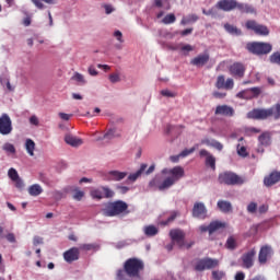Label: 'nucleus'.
Listing matches in <instances>:
<instances>
[{
	"label": "nucleus",
	"instance_id": "nucleus-16",
	"mask_svg": "<svg viewBox=\"0 0 280 280\" xmlns=\"http://www.w3.org/2000/svg\"><path fill=\"white\" fill-rule=\"evenodd\" d=\"M272 247L269 245H265L260 248L258 254V261L259 264H267L268 259L272 257Z\"/></svg>",
	"mask_w": 280,
	"mask_h": 280
},
{
	"label": "nucleus",
	"instance_id": "nucleus-38",
	"mask_svg": "<svg viewBox=\"0 0 280 280\" xmlns=\"http://www.w3.org/2000/svg\"><path fill=\"white\" fill-rule=\"evenodd\" d=\"M269 62H271V65L280 66V52L276 51V52L271 54V56L269 57Z\"/></svg>",
	"mask_w": 280,
	"mask_h": 280
},
{
	"label": "nucleus",
	"instance_id": "nucleus-7",
	"mask_svg": "<svg viewBox=\"0 0 280 280\" xmlns=\"http://www.w3.org/2000/svg\"><path fill=\"white\" fill-rule=\"evenodd\" d=\"M246 30H250L257 36H268L270 34V30L268 26L257 23L255 20H247L245 22Z\"/></svg>",
	"mask_w": 280,
	"mask_h": 280
},
{
	"label": "nucleus",
	"instance_id": "nucleus-14",
	"mask_svg": "<svg viewBox=\"0 0 280 280\" xmlns=\"http://www.w3.org/2000/svg\"><path fill=\"white\" fill-rule=\"evenodd\" d=\"M63 259L67 264H73L80 259V248L72 247L63 253Z\"/></svg>",
	"mask_w": 280,
	"mask_h": 280
},
{
	"label": "nucleus",
	"instance_id": "nucleus-35",
	"mask_svg": "<svg viewBox=\"0 0 280 280\" xmlns=\"http://www.w3.org/2000/svg\"><path fill=\"white\" fill-rule=\"evenodd\" d=\"M101 189H103V198H115V191L108 186H101Z\"/></svg>",
	"mask_w": 280,
	"mask_h": 280
},
{
	"label": "nucleus",
	"instance_id": "nucleus-25",
	"mask_svg": "<svg viewBox=\"0 0 280 280\" xmlns=\"http://www.w3.org/2000/svg\"><path fill=\"white\" fill-rule=\"evenodd\" d=\"M210 235H213V233H215V231H220V229H225L226 228V223L221 222V221H212L210 224Z\"/></svg>",
	"mask_w": 280,
	"mask_h": 280
},
{
	"label": "nucleus",
	"instance_id": "nucleus-22",
	"mask_svg": "<svg viewBox=\"0 0 280 280\" xmlns=\"http://www.w3.org/2000/svg\"><path fill=\"white\" fill-rule=\"evenodd\" d=\"M65 141L68 145H71L72 148H80L84 141L73 135H66Z\"/></svg>",
	"mask_w": 280,
	"mask_h": 280
},
{
	"label": "nucleus",
	"instance_id": "nucleus-12",
	"mask_svg": "<svg viewBox=\"0 0 280 280\" xmlns=\"http://www.w3.org/2000/svg\"><path fill=\"white\" fill-rule=\"evenodd\" d=\"M230 73L233 75V78L242 79L246 73V66H244L242 62H234L232 66H230Z\"/></svg>",
	"mask_w": 280,
	"mask_h": 280
},
{
	"label": "nucleus",
	"instance_id": "nucleus-55",
	"mask_svg": "<svg viewBox=\"0 0 280 280\" xmlns=\"http://www.w3.org/2000/svg\"><path fill=\"white\" fill-rule=\"evenodd\" d=\"M237 154L238 156H248V152H246V147H237Z\"/></svg>",
	"mask_w": 280,
	"mask_h": 280
},
{
	"label": "nucleus",
	"instance_id": "nucleus-28",
	"mask_svg": "<svg viewBox=\"0 0 280 280\" xmlns=\"http://www.w3.org/2000/svg\"><path fill=\"white\" fill-rule=\"evenodd\" d=\"M32 3L35 4V7L37 8V10H45V4L47 3L48 5H54V3H56V0H31ZM44 1V3H43Z\"/></svg>",
	"mask_w": 280,
	"mask_h": 280
},
{
	"label": "nucleus",
	"instance_id": "nucleus-51",
	"mask_svg": "<svg viewBox=\"0 0 280 280\" xmlns=\"http://www.w3.org/2000/svg\"><path fill=\"white\" fill-rule=\"evenodd\" d=\"M194 152H196V148L192 147L190 149H185L184 151L180 152L179 156H189V154H194Z\"/></svg>",
	"mask_w": 280,
	"mask_h": 280
},
{
	"label": "nucleus",
	"instance_id": "nucleus-39",
	"mask_svg": "<svg viewBox=\"0 0 280 280\" xmlns=\"http://www.w3.org/2000/svg\"><path fill=\"white\" fill-rule=\"evenodd\" d=\"M116 280H130L128 279V273L126 272V269L117 270Z\"/></svg>",
	"mask_w": 280,
	"mask_h": 280
},
{
	"label": "nucleus",
	"instance_id": "nucleus-27",
	"mask_svg": "<svg viewBox=\"0 0 280 280\" xmlns=\"http://www.w3.org/2000/svg\"><path fill=\"white\" fill-rule=\"evenodd\" d=\"M145 170H148V164H141L140 168L136 173H132L128 176V180L135 183V180H137V178H139V176L145 172Z\"/></svg>",
	"mask_w": 280,
	"mask_h": 280
},
{
	"label": "nucleus",
	"instance_id": "nucleus-56",
	"mask_svg": "<svg viewBox=\"0 0 280 280\" xmlns=\"http://www.w3.org/2000/svg\"><path fill=\"white\" fill-rule=\"evenodd\" d=\"M161 95H163V97H176V93L170 90H162Z\"/></svg>",
	"mask_w": 280,
	"mask_h": 280
},
{
	"label": "nucleus",
	"instance_id": "nucleus-6",
	"mask_svg": "<svg viewBox=\"0 0 280 280\" xmlns=\"http://www.w3.org/2000/svg\"><path fill=\"white\" fill-rule=\"evenodd\" d=\"M220 185H244V178L233 172H224L219 174L218 178Z\"/></svg>",
	"mask_w": 280,
	"mask_h": 280
},
{
	"label": "nucleus",
	"instance_id": "nucleus-13",
	"mask_svg": "<svg viewBox=\"0 0 280 280\" xmlns=\"http://www.w3.org/2000/svg\"><path fill=\"white\" fill-rule=\"evenodd\" d=\"M256 255H257V250H255V248L243 254V256H242L243 268H253V266L255 265V256Z\"/></svg>",
	"mask_w": 280,
	"mask_h": 280
},
{
	"label": "nucleus",
	"instance_id": "nucleus-33",
	"mask_svg": "<svg viewBox=\"0 0 280 280\" xmlns=\"http://www.w3.org/2000/svg\"><path fill=\"white\" fill-rule=\"evenodd\" d=\"M91 197L94 200H102V199H104V190L102 189V186L100 188L93 189L91 191Z\"/></svg>",
	"mask_w": 280,
	"mask_h": 280
},
{
	"label": "nucleus",
	"instance_id": "nucleus-37",
	"mask_svg": "<svg viewBox=\"0 0 280 280\" xmlns=\"http://www.w3.org/2000/svg\"><path fill=\"white\" fill-rule=\"evenodd\" d=\"M247 91H249L250 100L259 97V95H261V88H252L247 89Z\"/></svg>",
	"mask_w": 280,
	"mask_h": 280
},
{
	"label": "nucleus",
	"instance_id": "nucleus-49",
	"mask_svg": "<svg viewBox=\"0 0 280 280\" xmlns=\"http://www.w3.org/2000/svg\"><path fill=\"white\" fill-rule=\"evenodd\" d=\"M72 80H75L77 82H80L81 84H86V80H84V75L80 74L79 72H75L72 77Z\"/></svg>",
	"mask_w": 280,
	"mask_h": 280
},
{
	"label": "nucleus",
	"instance_id": "nucleus-64",
	"mask_svg": "<svg viewBox=\"0 0 280 280\" xmlns=\"http://www.w3.org/2000/svg\"><path fill=\"white\" fill-rule=\"evenodd\" d=\"M30 124H32L33 126H38V124H39L38 117H36V116H31V118H30Z\"/></svg>",
	"mask_w": 280,
	"mask_h": 280
},
{
	"label": "nucleus",
	"instance_id": "nucleus-41",
	"mask_svg": "<svg viewBox=\"0 0 280 280\" xmlns=\"http://www.w3.org/2000/svg\"><path fill=\"white\" fill-rule=\"evenodd\" d=\"M2 150H4V152H9L10 154H16V148H14V144L12 143H4Z\"/></svg>",
	"mask_w": 280,
	"mask_h": 280
},
{
	"label": "nucleus",
	"instance_id": "nucleus-43",
	"mask_svg": "<svg viewBox=\"0 0 280 280\" xmlns=\"http://www.w3.org/2000/svg\"><path fill=\"white\" fill-rule=\"evenodd\" d=\"M223 277H226V273L221 270H213L212 271V279L213 280H222Z\"/></svg>",
	"mask_w": 280,
	"mask_h": 280
},
{
	"label": "nucleus",
	"instance_id": "nucleus-31",
	"mask_svg": "<svg viewBox=\"0 0 280 280\" xmlns=\"http://www.w3.org/2000/svg\"><path fill=\"white\" fill-rule=\"evenodd\" d=\"M25 148L27 154H30V156H34V150H36V142H34V140L32 139H26Z\"/></svg>",
	"mask_w": 280,
	"mask_h": 280
},
{
	"label": "nucleus",
	"instance_id": "nucleus-45",
	"mask_svg": "<svg viewBox=\"0 0 280 280\" xmlns=\"http://www.w3.org/2000/svg\"><path fill=\"white\" fill-rule=\"evenodd\" d=\"M80 250H95L97 248V245L95 244H81Z\"/></svg>",
	"mask_w": 280,
	"mask_h": 280
},
{
	"label": "nucleus",
	"instance_id": "nucleus-5",
	"mask_svg": "<svg viewBox=\"0 0 280 280\" xmlns=\"http://www.w3.org/2000/svg\"><path fill=\"white\" fill-rule=\"evenodd\" d=\"M220 266V260L215 258H199L196 260L194 270L196 272H205V270H213V268H218Z\"/></svg>",
	"mask_w": 280,
	"mask_h": 280
},
{
	"label": "nucleus",
	"instance_id": "nucleus-59",
	"mask_svg": "<svg viewBox=\"0 0 280 280\" xmlns=\"http://www.w3.org/2000/svg\"><path fill=\"white\" fill-rule=\"evenodd\" d=\"M116 189L120 192V194H128V191H130V188L128 186H121V185H117Z\"/></svg>",
	"mask_w": 280,
	"mask_h": 280
},
{
	"label": "nucleus",
	"instance_id": "nucleus-24",
	"mask_svg": "<svg viewBox=\"0 0 280 280\" xmlns=\"http://www.w3.org/2000/svg\"><path fill=\"white\" fill-rule=\"evenodd\" d=\"M217 206L222 213H231L233 211V205L230 201L219 200Z\"/></svg>",
	"mask_w": 280,
	"mask_h": 280
},
{
	"label": "nucleus",
	"instance_id": "nucleus-9",
	"mask_svg": "<svg viewBox=\"0 0 280 280\" xmlns=\"http://www.w3.org/2000/svg\"><path fill=\"white\" fill-rule=\"evenodd\" d=\"M170 237L179 248L185 246V231L180 229H173L170 231Z\"/></svg>",
	"mask_w": 280,
	"mask_h": 280
},
{
	"label": "nucleus",
	"instance_id": "nucleus-54",
	"mask_svg": "<svg viewBox=\"0 0 280 280\" xmlns=\"http://www.w3.org/2000/svg\"><path fill=\"white\" fill-rule=\"evenodd\" d=\"M246 135H259L261 132V129L255 128V127H249L245 130Z\"/></svg>",
	"mask_w": 280,
	"mask_h": 280
},
{
	"label": "nucleus",
	"instance_id": "nucleus-15",
	"mask_svg": "<svg viewBox=\"0 0 280 280\" xmlns=\"http://www.w3.org/2000/svg\"><path fill=\"white\" fill-rule=\"evenodd\" d=\"M192 218L205 220L207 218V207L202 202H196L192 207Z\"/></svg>",
	"mask_w": 280,
	"mask_h": 280
},
{
	"label": "nucleus",
	"instance_id": "nucleus-61",
	"mask_svg": "<svg viewBox=\"0 0 280 280\" xmlns=\"http://www.w3.org/2000/svg\"><path fill=\"white\" fill-rule=\"evenodd\" d=\"M114 36H115V38H117L118 43H124V34H121L120 31H115Z\"/></svg>",
	"mask_w": 280,
	"mask_h": 280
},
{
	"label": "nucleus",
	"instance_id": "nucleus-62",
	"mask_svg": "<svg viewBox=\"0 0 280 280\" xmlns=\"http://www.w3.org/2000/svg\"><path fill=\"white\" fill-rule=\"evenodd\" d=\"M5 240L11 244H14V242H16V236H14V233H9L5 235Z\"/></svg>",
	"mask_w": 280,
	"mask_h": 280
},
{
	"label": "nucleus",
	"instance_id": "nucleus-21",
	"mask_svg": "<svg viewBox=\"0 0 280 280\" xmlns=\"http://www.w3.org/2000/svg\"><path fill=\"white\" fill-rule=\"evenodd\" d=\"M236 10H240L242 14H255L257 12L253 5L238 1H236Z\"/></svg>",
	"mask_w": 280,
	"mask_h": 280
},
{
	"label": "nucleus",
	"instance_id": "nucleus-23",
	"mask_svg": "<svg viewBox=\"0 0 280 280\" xmlns=\"http://www.w3.org/2000/svg\"><path fill=\"white\" fill-rule=\"evenodd\" d=\"M258 141L264 148H268L272 143V135L270 131H265L258 137Z\"/></svg>",
	"mask_w": 280,
	"mask_h": 280
},
{
	"label": "nucleus",
	"instance_id": "nucleus-10",
	"mask_svg": "<svg viewBox=\"0 0 280 280\" xmlns=\"http://www.w3.org/2000/svg\"><path fill=\"white\" fill-rule=\"evenodd\" d=\"M237 0H219L214 8L221 10V12H233L236 10Z\"/></svg>",
	"mask_w": 280,
	"mask_h": 280
},
{
	"label": "nucleus",
	"instance_id": "nucleus-60",
	"mask_svg": "<svg viewBox=\"0 0 280 280\" xmlns=\"http://www.w3.org/2000/svg\"><path fill=\"white\" fill-rule=\"evenodd\" d=\"M82 198H84V191L82 190H75L74 195H73V199L74 200H82Z\"/></svg>",
	"mask_w": 280,
	"mask_h": 280
},
{
	"label": "nucleus",
	"instance_id": "nucleus-40",
	"mask_svg": "<svg viewBox=\"0 0 280 280\" xmlns=\"http://www.w3.org/2000/svg\"><path fill=\"white\" fill-rule=\"evenodd\" d=\"M226 248H229L230 250H235L237 243L235 242V238H233V236H230L226 241L225 244Z\"/></svg>",
	"mask_w": 280,
	"mask_h": 280
},
{
	"label": "nucleus",
	"instance_id": "nucleus-3",
	"mask_svg": "<svg viewBox=\"0 0 280 280\" xmlns=\"http://www.w3.org/2000/svg\"><path fill=\"white\" fill-rule=\"evenodd\" d=\"M124 270L131 279H140L141 272L145 270V264L137 257L128 258L124 264Z\"/></svg>",
	"mask_w": 280,
	"mask_h": 280
},
{
	"label": "nucleus",
	"instance_id": "nucleus-11",
	"mask_svg": "<svg viewBox=\"0 0 280 280\" xmlns=\"http://www.w3.org/2000/svg\"><path fill=\"white\" fill-rule=\"evenodd\" d=\"M12 132V119L8 114L0 116V135H10Z\"/></svg>",
	"mask_w": 280,
	"mask_h": 280
},
{
	"label": "nucleus",
	"instance_id": "nucleus-57",
	"mask_svg": "<svg viewBox=\"0 0 280 280\" xmlns=\"http://www.w3.org/2000/svg\"><path fill=\"white\" fill-rule=\"evenodd\" d=\"M247 211H248V213H256V211H257V203L256 202H250L247 206Z\"/></svg>",
	"mask_w": 280,
	"mask_h": 280
},
{
	"label": "nucleus",
	"instance_id": "nucleus-52",
	"mask_svg": "<svg viewBox=\"0 0 280 280\" xmlns=\"http://www.w3.org/2000/svg\"><path fill=\"white\" fill-rule=\"evenodd\" d=\"M233 86H235L233 79H228L225 81V84L223 85V89H225L226 91H231V89H233Z\"/></svg>",
	"mask_w": 280,
	"mask_h": 280
},
{
	"label": "nucleus",
	"instance_id": "nucleus-8",
	"mask_svg": "<svg viewBox=\"0 0 280 280\" xmlns=\"http://www.w3.org/2000/svg\"><path fill=\"white\" fill-rule=\"evenodd\" d=\"M272 115H275L273 108H254L253 110L247 113V119L264 120L268 119V117H272Z\"/></svg>",
	"mask_w": 280,
	"mask_h": 280
},
{
	"label": "nucleus",
	"instance_id": "nucleus-46",
	"mask_svg": "<svg viewBox=\"0 0 280 280\" xmlns=\"http://www.w3.org/2000/svg\"><path fill=\"white\" fill-rule=\"evenodd\" d=\"M273 109V114L272 117L275 119H280V103L276 104L273 107H271Z\"/></svg>",
	"mask_w": 280,
	"mask_h": 280
},
{
	"label": "nucleus",
	"instance_id": "nucleus-26",
	"mask_svg": "<svg viewBox=\"0 0 280 280\" xmlns=\"http://www.w3.org/2000/svg\"><path fill=\"white\" fill-rule=\"evenodd\" d=\"M143 233L147 237H154V235H159V228L154 225H147L143 228Z\"/></svg>",
	"mask_w": 280,
	"mask_h": 280
},
{
	"label": "nucleus",
	"instance_id": "nucleus-18",
	"mask_svg": "<svg viewBox=\"0 0 280 280\" xmlns=\"http://www.w3.org/2000/svg\"><path fill=\"white\" fill-rule=\"evenodd\" d=\"M215 115H222L223 117H233L235 109L229 105H219L214 110Z\"/></svg>",
	"mask_w": 280,
	"mask_h": 280
},
{
	"label": "nucleus",
	"instance_id": "nucleus-48",
	"mask_svg": "<svg viewBox=\"0 0 280 280\" xmlns=\"http://www.w3.org/2000/svg\"><path fill=\"white\" fill-rule=\"evenodd\" d=\"M8 176H9V178H11V180H18L19 172H16L14 168H10L8 172Z\"/></svg>",
	"mask_w": 280,
	"mask_h": 280
},
{
	"label": "nucleus",
	"instance_id": "nucleus-32",
	"mask_svg": "<svg viewBox=\"0 0 280 280\" xmlns=\"http://www.w3.org/2000/svg\"><path fill=\"white\" fill-rule=\"evenodd\" d=\"M224 30L229 32V34H233L235 36H240L242 34V30L232 24H224Z\"/></svg>",
	"mask_w": 280,
	"mask_h": 280
},
{
	"label": "nucleus",
	"instance_id": "nucleus-2",
	"mask_svg": "<svg viewBox=\"0 0 280 280\" xmlns=\"http://www.w3.org/2000/svg\"><path fill=\"white\" fill-rule=\"evenodd\" d=\"M102 213L105 218H117L118 215H128L130 210H128L126 201L116 200L105 203Z\"/></svg>",
	"mask_w": 280,
	"mask_h": 280
},
{
	"label": "nucleus",
	"instance_id": "nucleus-53",
	"mask_svg": "<svg viewBox=\"0 0 280 280\" xmlns=\"http://www.w3.org/2000/svg\"><path fill=\"white\" fill-rule=\"evenodd\" d=\"M109 82L116 84V82H121V78L117 73L109 74Z\"/></svg>",
	"mask_w": 280,
	"mask_h": 280
},
{
	"label": "nucleus",
	"instance_id": "nucleus-34",
	"mask_svg": "<svg viewBox=\"0 0 280 280\" xmlns=\"http://www.w3.org/2000/svg\"><path fill=\"white\" fill-rule=\"evenodd\" d=\"M162 23L164 25H172V23H176V15L174 13H168L166 14L163 20Z\"/></svg>",
	"mask_w": 280,
	"mask_h": 280
},
{
	"label": "nucleus",
	"instance_id": "nucleus-58",
	"mask_svg": "<svg viewBox=\"0 0 280 280\" xmlns=\"http://www.w3.org/2000/svg\"><path fill=\"white\" fill-rule=\"evenodd\" d=\"M13 183H15L16 189H23V187H25V184L21 177H18V179L13 180Z\"/></svg>",
	"mask_w": 280,
	"mask_h": 280
},
{
	"label": "nucleus",
	"instance_id": "nucleus-36",
	"mask_svg": "<svg viewBox=\"0 0 280 280\" xmlns=\"http://www.w3.org/2000/svg\"><path fill=\"white\" fill-rule=\"evenodd\" d=\"M117 137H121L120 133H117L116 129H109L104 136L103 139H115Z\"/></svg>",
	"mask_w": 280,
	"mask_h": 280
},
{
	"label": "nucleus",
	"instance_id": "nucleus-4",
	"mask_svg": "<svg viewBox=\"0 0 280 280\" xmlns=\"http://www.w3.org/2000/svg\"><path fill=\"white\" fill-rule=\"evenodd\" d=\"M247 51L254 56H268L272 51V44L265 42H252L246 45Z\"/></svg>",
	"mask_w": 280,
	"mask_h": 280
},
{
	"label": "nucleus",
	"instance_id": "nucleus-42",
	"mask_svg": "<svg viewBox=\"0 0 280 280\" xmlns=\"http://www.w3.org/2000/svg\"><path fill=\"white\" fill-rule=\"evenodd\" d=\"M207 167H211V170H215V156L209 155L206 158Z\"/></svg>",
	"mask_w": 280,
	"mask_h": 280
},
{
	"label": "nucleus",
	"instance_id": "nucleus-1",
	"mask_svg": "<svg viewBox=\"0 0 280 280\" xmlns=\"http://www.w3.org/2000/svg\"><path fill=\"white\" fill-rule=\"evenodd\" d=\"M162 174H170V176L166 177L163 182H161L159 177H155L149 183V186L155 187L160 191H165V189H170V187L176 185V183H178V180L185 176V168L182 166H175L171 170L164 168Z\"/></svg>",
	"mask_w": 280,
	"mask_h": 280
},
{
	"label": "nucleus",
	"instance_id": "nucleus-17",
	"mask_svg": "<svg viewBox=\"0 0 280 280\" xmlns=\"http://www.w3.org/2000/svg\"><path fill=\"white\" fill-rule=\"evenodd\" d=\"M279 182H280V171H273L264 178V185L266 187H272V185H277V183Z\"/></svg>",
	"mask_w": 280,
	"mask_h": 280
},
{
	"label": "nucleus",
	"instance_id": "nucleus-47",
	"mask_svg": "<svg viewBox=\"0 0 280 280\" xmlns=\"http://www.w3.org/2000/svg\"><path fill=\"white\" fill-rule=\"evenodd\" d=\"M225 79H224V75H219L218 79H217V83H215V86L218 89H224V84H225Z\"/></svg>",
	"mask_w": 280,
	"mask_h": 280
},
{
	"label": "nucleus",
	"instance_id": "nucleus-29",
	"mask_svg": "<svg viewBox=\"0 0 280 280\" xmlns=\"http://www.w3.org/2000/svg\"><path fill=\"white\" fill-rule=\"evenodd\" d=\"M28 194L30 196H40L43 194V187L39 184H34L28 187Z\"/></svg>",
	"mask_w": 280,
	"mask_h": 280
},
{
	"label": "nucleus",
	"instance_id": "nucleus-30",
	"mask_svg": "<svg viewBox=\"0 0 280 280\" xmlns=\"http://www.w3.org/2000/svg\"><path fill=\"white\" fill-rule=\"evenodd\" d=\"M180 212L179 211H171V215L167 218V220L160 222L162 226H167V224H172L176 218H179Z\"/></svg>",
	"mask_w": 280,
	"mask_h": 280
},
{
	"label": "nucleus",
	"instance_id": "nucleus-44",
	"mask_svg": "<svg viewBox=\"0 0 280 280\" xmlns=\"http://www.w3.org/2000/svg\"><path fill=\"white\" fill-rule=\"evenodd\" d=\"M236 97H238V100H250V94L248 89L241 91L236 94Z\"/></svg>",
	"mask_w": 280,
	"mask_h": 280
},
{
	"label": "nucleus",
	"instance_id": "nucleus-63",
	"mask_svg": "<svg viewBox=\"0 0 280 280\" xmlns=\"http://www.w3.org/2000/svg\"><path fill=\"white\" fill-rule=\"evenodd\" d=\"M246 279V275H244V272L238 271L235 275V280H245Z\"/></svg>",
	"mask_w": 280,
	"mask_h": 280
},
{
	"label": "nucleus",
	"instance_id": "nucleus-20",
	"mask_svg": "<svg viewBox=\"0 0 280 280\" xmlns=\"http://www.w3.org/2000/svg\"><path fill=\"white\" fill-rule=\"evenodd\" d=\"M126 176H128L127 172L110 171L106 175V180L119 182V180H124V178H126Z\"/></svg>",
	"mask_w": 280,
	"mask_h": 280
},
{
	"label": "nucleus",
	"instance_id": "nucleus-50",
	"mask_svg": "<svg viewBox=\"0 0 280 280\" xmlns=\"http://www.w3.org/2000/svg\"><path fill=\"white\" fill-rule=\"evenodd\" d=\"M211 148H215V150H218L219 152H222V150L224 149V145L217 140H212Z\"/></svg>",
	"mask_w": 280,
	"mask_h": 280
},
{
	"label": "nucleus",
	"instance_id": "nucleus-19",
	"mask_svg": "<svg viewBox=\"0 0 280 280\" xmlns=\"http://www.w3.org/2000/svg\"><path fill=\"white\" fill-rule=\"evenodd\" d=\"M209 54H201L197 57H195L194 59L190 60V65H192L194 67H205V65H207V62H209Z\"/></svg>",
	"mask_w": 280,
	"mask_h": 280
}]
</instances>
